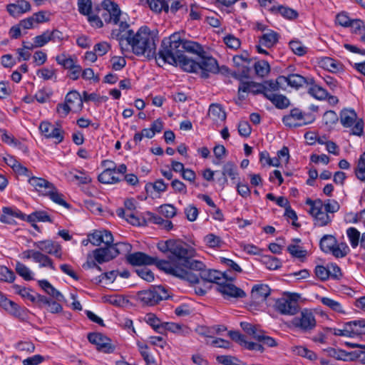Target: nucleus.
Masks as SVG:
<instances>
[{"label": "nucleus", "mask_w": 365, "mask_h": 365, "mask_svg": "<svg viewBox=\"0 0 365 365\" xmlns=\"http://www.w3.org/2000/svg\"><path fill=\"white\" fill-rule=\"evenodd\" d=\"M157 247L163 253H169L168 260H159L158 268L190 282L198 281L197 274H190L181 266L186 262L187 258L195 256L196 252L194 248L182 241L176 240L160 241L158 243Z\"/></svg>", "instance_id": "obj_1"}, {"label": "nucleus", "mask_w": 365, "mask_h": 365, "mask_svg": "<svg viewBox=\"0 0 365 365\" xmlns=\"http://www.w3.org/2000/svg\"><path fill=\"white\" fill-rule=\"evenodd\" d=\"M184 51L197 56L204 53L200 44L182 38L180 33H174L163 41L161 49L156 57V62L160 66H163L165 63H175L173 55L183 53Z\"/></svg>", "instance_id": "obj_2"}, {"label": "nucleus", "mask_w": 365, "mask_h": 365, "mask_svg": "<svg viewBox=\"0 0 365 365\" xmlns=\"http://www.w3.org/2000/svg\"><path fill=\"white\" fill-rule=\"evenodd\" d=\"M157 41L156 34L147 26H141L136 32L130 31L126 36V42L133 53L148 58L155 54Z\"/></svg>", "instance_id": "obj_3"}, {"label": "nucleus", "mask_w": 365, "mask_h": 365, "mask_svg": "<svg viewBox=\"0 0 365 365\" xmlns=\"http://www.w3.org/2000/svg\"><path fill=\"white\" fill-rule=\"evenodd\" d=\"M339 120L343 127L350 129L351 135L361 136L364 134V121L358 118L354 110L343 109L340 112Z\"/></svg>", "instance_id": "obj_4"}, {"label": "nucleus", "mask_w": 365, "mask_h": 365, "mask_svg": "<svg viewBox=\"0 0 365 365\" xmlns=\"http://www.w3.org/2000/svg\"><path fill=\"white\" fill-rule=\"evenodd\" d=\"M131 249L130 244L126 242H118L105 248H98L93 251L95 260L101 264L110 261L118 255L128 252Z\"/></svg>", "instance_id": "obj_5"}, {"label": "nucleus", "mask_w": 365, "mask_h": 365, "mask_svg": "<svg viewBox=\"0 0 365 365\" xmlns=\"http://www.w3.org/2000/svg\"><path fill=\"white\" fill-rule=\"evenodd\" d=\"M83 106V102L80 93L76 91H71L66 94L64 103L57 105L56 112L60 117L64 118L70 112L81 111Z\"/></svg>", "instance_id": "obj_6"}, {"label": "nucleus", "mask_w": 365, "mask_h": 365, "mask_svg": "<svg viewBox=\"0 0 365 365\" xmlns=\"http://www.w3.org/2000/svg\"><path fill=\"white\" fill-rule=\"evenodd\" d=\"M168 297V290L162 286L153 287L149 289L138 292L137 294L138 301L146 306H154Z\"/></svg>", "instance_id": "obj_7"}, {"label": "nucleus", "mask_w": 365, "mask_h": 365, "mask_svg": "<svg viewBox=\"0 0 365 365\" xmlns=\"http://www.w3.org/2000/svg\"><path fill=\"white\" fill-rule=\"evenodd\" d=\"M301 295L297 293H286L276 300L274 307L277 312L284 315H294L299 309L298 302Z\"/></svg>", "instance_id": "obj_8"}, {"label": "nucleus", "mask_w": 365, "mask_h": 365, "mask_svg": "<svg viewBox=\"0 0 365 365\" xmlns=\"http://www.w3.org/2000/svg\"><path fill=\"white\" fill-rule=\"evenodd\" d=\"M292 324L304 332H308L316 327L317 320L311 310L304 309L292 319Z\"/></svg>", "instance_id": "obj_9"}, {"label": "nucleus", "mask_w": 365, "mask_h": 365, "mask_svg": "<svg viewBox=\"0 0 365 365\" xmlns=\"http://www.w3.org/2000/svg\"><path fill=\"white\" fill-rule=\"evenodd\" d=\"M306 204L310 207L309 212L314 218L315 225L323 227L331 221L329 214L324 210L323 202L321 200L307 199Z\"/></svg>", "instance_id": "obj_10"}, {"label": "nucleus", "mask_w": 365, "mask_h": 365, "mask_svg": "<svg viewBox=\"0 0 365 365\" xmlns=\"http://www.w3.org/2000/svg\"><path fill=\"white\" fill-rule=\"evenodd\" d=\"M314 118L310 114L303 113L298 108L292 109L288 115L283 117L282 121L286 126L299 127L309 124Z\"/></svg>", "instance_id": "obj_11"}, {"label": "nucleus", "mask_w": 365, "mask_h": 365, "mask_svg": "<svg viewBox=\"0 0 365 365\" xmlns=\"http://www.w3.org/2000/svg\"><path fill=\"white\" fill-rule=\"evenodd\" d=\"M33 247L46 255H51L57 259H63V252L61 245L51 240H43L33 242Z\"/></svg>", "instance_id": "obj_12"}, {"label": "nucleus", "mask_w": 365, "mask_h": 365, "mask_svg": "<svg viewBox=\"0 0 365 365\" xmlns=\"http://www.w3.org/2000/svg\"><path fill=\"white\" fill-rule=\"evenodd\" d=\"M39 130L46 138L53 139L57 143L63 140L64 132L58 125L51 124L48 121H42L39 125Z\"/></svg>", "instance_id": "obj_13"}, {"label": "nucleus", "mask_w": 365, "mask_h": 365, "mask_svg": "<svg viewBox=\"0 0 365 365\" xmlns=\"http://www.w3.org/2000/svg\"><path fill=\"white\" fill-rule=\"evenodd\" d=\"M88 341L96 346V349L106 354L113 353L115 346L111 340L101 333H91L88 335Z\"/></svg>", "instance_id": "obj_14"}, {"label": "nucleus", "mask_w": 365, "mask_h": 365, "mask_svg": "<svg viewBox=\"0 0 365 365\" xmlns=\"http://www.w3.org/2000/svg\"><path fill=\"white\" fill-rule=\"evenodd\" d=\"M125 210L118 208L116 211L117 215L122 218H125L129 223L133 225L140 224L139 219L135 215L136 208V202L134 199H127L124 202Z\"/></svg>", "instance_id": "obj_15"}, {"label": "nucleus", "mask_w": 365, "mask_h": 365, "mask_svg": "<svg viewBox=\"0 0 365 365\" xmlns=\"http://www.w3.org/2000/svg\"><path fill=\"white\" fill-rule=\"evenodd\" d=\"M197 64L200 68L197 73L202 78H207L208 73H217L218 71V64L217 61L210 56H204L202 54L198 56Z\"/></svg>", "instance_id": "obj_16"}, {"label": "nucleus", "mask_w": 365, "mask_h": 365, "mask_svg": "<svg viewBox=\"0 0 365 365\" xmlns=\"http://www.w3.org/2000/svg\"><path fill=\"white\" fill-rule=\"evenodd\" d=\"M126 259L129 264L133 266L155 264L158 267V262H159L157 257L149 256L141 252H136L128 255Z\"/></svg>", "instance_id": "obj_17"}, {"label": "nucleus", "mask_w": 365, "mask_h": 365, "mask_svg": "<svg viewBox=\"0 0 365 365\" xmlns=\"http://www.w3.org/2000/svg\"><path fill=\"white\" fill-rule=\"evenodd\" d=\"M175 63H168L170 65L179 66L182 70L190 73H197L200 68L197 61H195L184 53H176L173 55Z\"/></svg>", "instance_id": "obj_18"}, {"label": "nucleus", "mask_w": 365, "mask_h": 365, "mask_svg": "<svg viewBox=\"0 0 365 365\" xmlns=\"http://www.w3.org/2000/svg\"><path fill=\"white\" fill-rule=\"evenodd\" d=\"M103 6L105 11L102 16L104 17L105 20L106 21V16H108V23H111L117 26L120 21V17L121 15V11L120 10L118 5L110 0H105L103 2Z\"/></svg>", "instance_id": "obj_19"}, {"label": "nucleus", "mask_w": 365, "mask_h": 365, "mask_svg": "<svg viewBox=\"0 0 365 365\" xmlns=\"http://www.w3.org/2000/svg\"><path fill=\"white\" fill-rule=\"evenodd\" d=\"M217 290L225 297L243 298L246 296L245 292L242 289L228 282H221L217 287Z\"/></svg>", "instance_id": "obj_20"}, {"label": "nucleus", "mask_w": 365, "mask_h": 365, "mask_svg": "<svg viewBox=\"0 0 365 365\" xmlns=\"http://www.w3.org/2000/svg\"><path fill=\"white\" fill-rule=\"evenodd\" d=\"M28 182L36 192L43 196H46L51 189H53V186L51 182L46 179L34 176L30 177Z\"/></svg>", "instance_id": "obj_21"}, {"label": "nucleus", "mask_w": 365, "mask_h": 365, "mask_svg": "<svg viewBox=\"0 0 365 365\" xmlns=\"http://www.w3.org/2000/svg\"><path fill=\"white\" fill-rule=\"evenodd\" d=\"M31 9L30 3L26 0H19L16 4H9L6 6L8 13L14 18L19 17Z\"/></svg>", "instance_id": "obj_22"}, {"label": "nucleus", "mask_w": 365, "mask_h": 365, "mask_svg": "<svg viewBox=\"0 0 365 365\" xmlns=\"http://www.w3.org/2000/svg\"><path fill=\"white\" fill-rule=\"evenodd\" d=\"M65 175L69 180L78 181L80 184H88L92 181L91 177L83 170L71 169Z\"/></svg>", "instance_id": "obj_23"}, {"label": "nucleus", "mask_w": 365, "mask_h": 365, "mask_svg": "<svg viewBox=\"0 0 365 365\" xmlns=\"http://www.w3.org/2000/svg\"><path fill=\"white\" fill-rule=\"evenodd\" d=\"M208 118L216 124L224 122L226 119V113L222 107L217 103H212L210 106Z\"/></svg>", "instance_id": "obj_24"}, {"label": "nucleus", "mask_w": 365, "mask_h": 365, "mask_svg": "<svg viewBox=\"0 0 365 365\" xmlns=\"http://www.w3.org/2000/svg\"><path fill=\"white\" fill-rule=\"evenodd\" d=\"M318 63L320 67L332 73L343 70V65L340 61L329 57H322L319 58Z\"/></svg>", "instance_id": "obj_25"}, {"label": "nucleus", "mask_w": 365, "mask_h": 365, "mask_svg": "<svg viewBox=\"0 0 365 365\" xmlns=\"http://www.w3.org/2000/svg\"><path fill=\"white\" fill-rule=\"evenodd\" d=\"M16 218L22 219L23 214L16 208L5 207L2 209L0 220L7 224H13Z\"/></svg>", "instance_id": "obj_26"}, {"label": "nucleus", "mask_w": 365, "mask_h": 365, "mask_svg": "<svg viewBox=\"0 0 365 365\" xmlns=\"http://www.w3.org/2000/svg\"><path fill=\"white\" fill-rule=\"evenodd\" d=\"M98 179L103 184H114L120 180V176L117 175L115 168H108L98 175Z\"/></svg>", "instance_id": "obj_27"}, {"label": "nucleus", "mask_w": 365, "mask_h": 365, "mask_svg": "<svg viewBox=\"0 0 365 365\" xmlns=\"http://www.w3.org/2000/svg\"><path fill=\"white\" fill-rule=\"evenodd\" d=\"M308 93L314 98L317 100H325L328 96L327 91L320 86L319 85L315 83L313 78L309 79L308 85Z\"/></svg>", "instance_id": "obj_28"}, {"label": "nucleus", "mask_w": 365, "mask_h": 365, "mask_svg": "<svg viewBox=\"0 0 365 365\" xmlns=\"http://www.w3.org/2000/svg\"><path fill=\"white\" fill-rule=\"evenodd\" d=\"M270 294V289L266 284H256L252 289V297L257 302H264Z\"/></svg>", "instance_id": "obj_29"}, {"label": "nucleus", "mask_w": 365, "mask_h": 365, "mask_svg": "<svg viewBox=\"0 0 365 365\" xmlns=\"http://www.w3.org/2000/svg\"><path fill=\"white\" fill-rule=\"evenodd\" d=\"M350 252L348 245L344 242H336L332 245V248L327 250L325 253L331 254L334 257L339 259L345 257Z\"/></svg>", "instance_id": "obj_30"}, {"label": "nucleus", "mask_w": 365, "mask_h": 365, "mask_svg": "<svg viewBox=\"0 0 365 365\" xmlns=\"http://www.w3.org/2000/svg\"><path fill=\"white\" fill-rule=\"evenodd\" d=\"M321 303L338 314H345L346 313L343 304L332 298L327 297H322L319 298Z\"/></svg>", "instance_id": "obj_31"}, {"label": "nucleus", "mask_w": 365, "mask_h": 365, "mask_svg": "<svg viewBox=\"0 0 365 365\" xmlns=\"http://www.w3.org/2000/svg\"><path fill=\"white\" fill-rule=\"evenodd\" d=\"M5 163L11 167L14 172L19 175L30 176L29 170L22 165L14 157L11 155H7L4 158Z\"/></svg>", "instance_id": "obj_32"}, {"label": "nucleus", "mask_w": 365, "mask_h": 365, "mask_svg": "<svg viewBox=\"0 0 365 365\" xmlns=\"http://www.w3.org/2000/svg\"><path fill=\"white\" fill-rule=\"evenodd\" d=\"M329 354L331 357L337 360L347 361L356 359V354L354 351L348 352L340 349H331L329 351Z\"/></svg>", "instance_id": "obj_33"}, {"label": "nucleus", "mask_w": 365, "mask_h": 365, "mask_svg": "<svg viewBox=\"0 0 365 365\" xmlns=\"http://www.w3.org/2000/svg\"><path fill=\"white\" fill-rule=\"evenodd\" d=\"M117 25L119 26V29H113L111 31L110 37L118 40L121 43L123 40L126 41V36L130 30L128 29L129 25L126 22L120 21Z\"/></svg>", "instance_id": "obj_34"}, {"label": "nucleus", "mask_w": 365, "mask_h": 365, "mask_svg": "<svg viewBox=\"0 0 365 365\" xmlns=\"http://www.w3.org/2000/svg\"><path fill=\"white\" fill-rule=\"evenodd\" d=\"M278 40L279 34L274 31L269 30L259 38V43L267 48H271L277 43Z\"/></svg>", "instance_id": "obj_35"}, {"label": "nucleus", "mask_w": 365, "mask_h": 365, "mask_svg": "<svg viewBox=\"0 0 365 365\" xmlns=\"http://www.w3.org/2000/svg\"><path fill=\"white\" fill-rule=\"evenodd\" d=\"M284 78L288 85L293 88H299V87L303 86L304 84L308 85L311 78H306L299 74H291Z\"/></svg>", "instance_id": "obj_36"}, {"label": "nucleus", "mask_w": 365, "mask_h": 365, "mask_svg": "<svg viewBox=\"0 0 365 365\" xmlns=\"http://www.w3.org/2000/svg\"><path fill=\"white\" fill-rule=\"evenodd\" d=\"M34 262L38 263L40 268L47 267L56 270L53 259L48 255L40 251H38Z\"/></svg>", "instance_id": "obj_37"}, {"label": "nucleus", "mask_w": 365, "mask_h": 365, "mask_svg": "<svg viewBox=\"0 0 365 365\" xmlns=\"http://www.w3.org/2000/svg\"><path fill=\"white\" fill-rule=\"evenodd\" d=\"M181 266L186 269L190 274H199V272L204 269L205 265L201 261L187 258L186 262L183 263Z\"/></svg>", "instance_id": "obj_38"}, {"label": "nucleus", "mask_w": 365, "mask_h": 365, "mask_svg": "<svg viewBox=\"0 0 365 365\" xmlns=\"http://www.w3.org/2000/svg\"><path fill=\"white\" fill-rule=\"evenodd\" d=\"M12 289L14 292L20 295L23 299L31 302H35L34 295L36 292L29 288L21 287L19 284H14Z\"/></svg>", "instance_id": "obj_39"}, {"label": "nucleus", "mask_w": 365, "mask_h": 365, "mask_svg": "<svg viewBox=\"0 0 365 365\" xmlns=\"http://www.w3.org/2000/svg\"><path fill=\"white\" fill-rule=\"evenodd\" d=\"M16 272L26 281L34 279V273L31 269L21 262H16L15 264Z\"/></svg>", "instance_id": "obj_40"}, {"label": "nucleus", "mask_w": 365, "mask_h": 365, "mask_svg": "<svg viewBox=\"0 0 365 365\" xmlns=\"http://www.w3.org/2000/svg\"><path fill=\"white\" fill-rule=\"evenodd\" d=\"M349 27L353 33L360 35V41L365 43V25L360 19H352Z\"/></svg>", "instance_id": "obj_41"}, {"label": "nucleus", "mask_w": 365, "mask_h": 365, "mask_svg": "<svg viewBox=\"0 0 365 365\" xmlns=\"http://www.w3.org/2000/svg\"><path fill=\"white\" fill-rule=\"evenodd\" d=\"M291 349L294 354L301 356L312 361L316 360L317 358V354L314 351L303 346H294Z\"/></svg>", "instance_id": "obj_42"}, {"label": "nucleus", "mask_w": 365, "mask_h": 365, "mask_svg": "<svg viewBox=\"0 0 365 365\" xmlns=\"http://www.w3.org/2000/svg\"><path fill=\"white\" fill-rule=\"evenodd\" d=\"M205 244L210 248H220L224 245L223 240L220 236L213 233H209L204 237Z\"/></svg>", "instance_id": "obj_43"}, {"label": "nucleus", "mask_w": 365, "mask_h": 365, "mask_svg": "<svg viewBox=\"0 0 365 365\" xmlns=\"http://www.w3.org/2000/svg\"><path fill=\"white\" fill-rule=\"evenodd\" d=\"M46 196H48L53 202L64 207H68L69 206L66 202L63 195L59 192L54 185Z\"/></svg>", "instance_id": "obj_44"}, {"label": "nucleus", "mask_w": 365, "mask_h": 365, "mask_svg": "<svg viewBox=\"0 0 365 365\" xmlns=\"http://www.w3.org/2000/svg\"><path fill=\"white\" fill-rule=\"evenodd\" d=\"M289 48L292 51L299 56L305 55L308 51V48L299 40H292L289 43Z\"/></svg>", "instance_id": "obj_45"}, {"label": "nucleus", "mask_w": 365, "mask_h": 365, "mask_svg": "<svg viewBox=\"0 0 365 365\" xmlns=\"http://www.w3.org/2000/svg\"><path fill=\"white\" fill-rule=\"evenodd\" d=\"M36 76L44 81L56 80V70L52 67H43L36 71Z\"/></svg>", "instance_id": "obj_46"}, {"label": "nucleus", "mask_w": 365, "mask_h": 365, "mask_svg": "<svg viewBox=\"0 0 365 365\" xmlns=\"http://www.w3.org/2000/svg\"><path fill=\"white\" fill-rule=\"evenodd\" d=\"M346 233L351 247L354 249L356 248L361 239L359 231L356 228L351 227L346 230Z\"/></svg>", "instance_id": "obj_47"}, {"label": "nucleus", "mask_w": 365, "mask_h": 365, "mask_svg": "<svg viewBox=\"0 0 365 365\" xmlns=\"http://www.w3.org/2000/svg\"><path fill=\"white\" fill-rule=\"evenodd\" d=\"M276 10L278 14L288 20H294L297 19L299 16V14L296 10L287 6H279L276 8Z\"/></svg>", "instance_id": "obj_48"}, {"label": "nucleus", "mask_w": 365, "mask_h": 365, "mask_svg": "<svg viewBox=\"0 0 365 365\" xmlns=\"http://www.w3.org/2000/svg\"><path fill=\"white\" fill-rule=\"evenodd\" d=\"M16 279V274L13 270L4 265H0V281L6 283H13Z\"/></svg>", "instance_id": "obj_49"}, {"label": "nucleus", "mask_w": 365, "mask_h": 365, "mask_svg": "<svg viewBox=\"0 0 365 365\" xmlns=\"http://www.w3.org/2000/svg\"><path fill=\"white\" fill-rule=\"evenodd\" d=\"M254 68L255 73L260 77L267 76L270 71V66L267 61L261 60L255 63Z\"/></svg>", "instance_id": "obj_50"}, {"label": "nucleus", "mask_w": 365, "mask_h": 365, "mask_svg": "<svg viewBox=\"0 0 365 365\" xmlns=\"http://www.w3.org/2000/svg\"><path fill=\"white\" fill-rule=\"evenodd\" d=\"M337 242L338 241L334 236L331 235H325L320 240V249L325 253L327 250H329L330 248H332V245H336V242Z\"/></svg>", "instance_id": "obj_51"}, {"label": "nucleus", "mask_w": 365, "mask_h": 365, "mask_svg": "<svg viewBox=\"0 0 365 365\" xmlns=\"http://www.w3.org/2000/svg\"><path fill=\"white\" fill-rule=\"evenodd\" d=\"M56 61L58 64L62 66L66 69L72 68V66L76 63V61L74 58L65 53H61L56 56Z\"/></svg>", "instance_id": "obj_52"}, {"label": "nucleus", "mask_w": 365, "mask_h": 365, "mask_svg": "<svg viewBox=\"0 0 365 365\" xmlns=\"http://www.w3.org/2000/svg\"><path fill=\"white\" fill-rule=\"evenodd\" d=\"M29 222H51L50 216L44 211H36L27 216Z\"/></svg>", "instance_id": "obj_53"}, {"label": "nucleus", "mask_w": 365, "mask_h": 365, "mask_svg": "<svg viewBox=\"0 0 365 365\" xmlns=\"http://www.w3.org/2000/svg\"><path fill=\"white\" fill-rule=\"evenodd\" d=\"M287 250L292 256L299 259H304L307 255V250L297 245H289Z\"/></svg>", "instance_id": "obj_54"}, {"label": "nucleus", "mask_w": 365, "mask_h": 365, "mask_svg": "<svg viewBox=\"0 0 365 365\" xmlns=\"http://www.w3.org/2000/svg\"><path fill=\"white\" fill-rule=\"evenodd\" d=\"M165 329H166V330L173 332L177 334L187 335L189 334V333H185L187 328L185 326L178 324V323H174V322L166 323Z\"/></svg>", "instance_id": "obj_55"}, {"label": "nucleus", "mask_w": 365, "mask_h": 365, "mask_svg": "<svg viewBox=\"0 0 365 365\" xmlns=\"http://www.w3.org/2000/svg\"><path fill=\"white\" fill-rule=\"evenodd\" d=\"M222 175L229 176L232 180H236L238 175L237 167L231 162L226 163L222 168Z\"/></svg>", "instance_id": "obj_56"}, {"label": "nucleus", "mask_w": 365, "mask_h": 365, "mask_svg": "<svg viewBox=\"0 0 365 365\" xmlns=\"http://www.w3.org/2000/svg\"><path fill=\"white\" fill-rule=\"evenodd\" d=\"M37 26L38 24H43L50 21L51 14L46 11H40L31 16Z\"/></svg>", "instance_id": "obj_57"}, {"label": "nucleus", "mask_w": 365, "mask_h": 365, "mask_svg": "<svg viewBox=\"0 0 365 365\" xmlns=\"http://www.w3.org/2000/svg\"><path fill=\"white\" fill-rule=\"evenodd\" d=\"M240 327L247 334L252 336L254 339L259 337V333L261 331L256 326L250 324L248 322H241Z\"/></svg>", "instance_id": "obj_58"}, {"label": "nucleus", "mask_w": 365, "mask_h": 365, "mask_svg": "<svg viewBox=\"0 0 365 365\" xmlns=\"http://www.w3.org/2000/svg\"><path fill=\"white\" fill-rule=\"evenodd\" d=\"M339 118L336 113L333 110L326 111L323 115V122L329 127L336 124Z\"/></svg>", "instance_id": "obj_59"}, {"label": "nucleus", "mask_w": 365, "mask_h": 365, "mask_svg": "<svg viewBox=\"0 0 365 365\" xmlns=\"http://www.w3.org/2000/svg\"><path fill=\"white\" fill-rule=\"evenodd\" d=\"M47 54L41 50L36 51L33 55L32 63L34 66H41L43 65L47 61Z\"/></svg>", "instance_id": "obj_60"}, {"label": "nucleus", "mask_w": 365, "mask_h": 365, "mask_svg": "<svg viewBox=\"0 0 365 365\" xmlns=\"http://www.w3.org/2000/svg\"><path fill=\"white\" fill-rule=\"evenodd\" d=\"M33 41L35 43L36 48H41L50 42V38L48 36V31H45L41 34L36 36L33 38Z\"/></svg>", "instance_id": "obj_61"}, {"label": "nucleus", "mask_w": 365, "mask_h": 365, "mask_svg": "<svg viewBox=\"0 0 365 365\" xmlns=\"http://www.w3.org/2000/svg\"><path fill=\"white\" fill-rule=\"evenodd\" d=\"M263 262L269 269L275 270L281 267V262L278 259L272 256H264Z\"/></svg>", "instance_id": "obj_62"}, {"label": "nucleus", "mask_w": 365, "mask_h": 365, "mask_svg": "<svg viewBox=\"0 0 365 365\" xmlns=\"http://www.w3.org/2000/svg\"><path fill=\"white\" fill-rule=\"evenodd\" d=\"M78 8L81 14L90 15L92 9L91 0H78Z\"/></svg>", "instance_id": "obj_63"}, {"label": "nucleus", "mask_w": 365, "mask_h": 365, "mask_svg": "<svg viewBox=\"0 0 365 365\" xmlns=\"http://www.w3.org/2000/svg\"><path fill=\"white\" fill-rule=\"evenodd\" d=\"M217 361L224 365H240L237 358L228 356V355H220L216 358Z\"/></svg>", "instance_id": "obj_64"}]
</instances>
